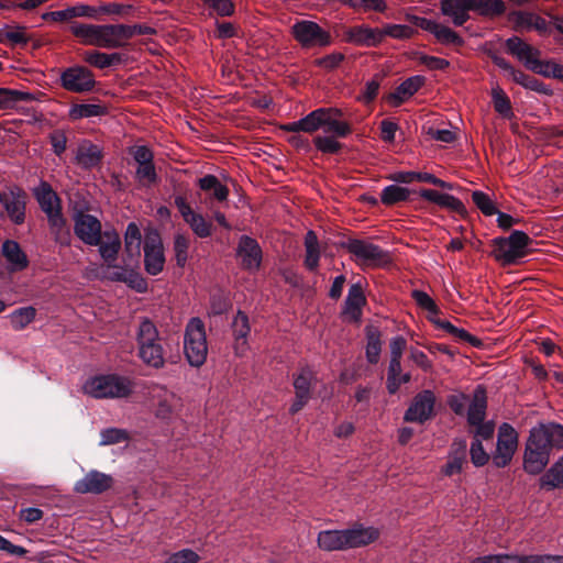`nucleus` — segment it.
<instances>
[{"label": "nucleus", "mask_w": 563, "mask_h": 563, "mask_svg": "<svg viewBox=\"0 0 563 563\" xmlns=\"http://www.w3.org/2000/svg\"><path fill=\"white\" fill-rule=\"evenodd\" d=\"M563 449V426L555 422L539 423L530 430L526 442L523 468L540 474L549 464L552 450Z\"/></svg>", "instance_id": "1"}, {"label": "nucleus", "mask_w": 563, "mask_h": 563, "mask_svg": "<svg viewBox=\"0 0 563 563\" xmlns=\"http://www.w3.org/2000/svg\"><path fill=\"white\" fill-rule=\"evenodd\" d=\"M34 195L41 209L46 213L49 228L54 234L55 241L60 245L70 244V232L66 228V220L62 214L60 200L49 184L43 181L35 190Z\"/></svg>", "instance_id": "2"}, {"label": "nucleus", "mask_w": 563, "mask_h": 563, "mask_svg": "<svg viewBox=\"0 0 563 563\" xmlns=\"http://www.w3.org/2000/svg\"><path fill=\"white\" fill-rule=\"evenodd\" d=\"M132 382L119 375H101L88 379L84 385L86 394L95 398H123L131 395Z\"/></svg>", "instance_id": "3"}, {"label": "nucleus", "mask_w": 563, "mask_h": 563, "mask_svg": "<svg viewBox=\"0 0 563 563\" xmlns=\"http://www.w3.org/2000/svg\"><path fill=\"white\" fill-rule=\"evenodd\" d=\"M184 350L188 363L200 367L208 354L205 323L200 318H191L187 323L184 338Z\"/></svg>", "instance_id": "4"}, {"label": "nucleus", "mask_w": 563, "mask_h": 563, "mask_svg": "<svg viewBox=\"0 0 563 563\" xmlns=\"http://www.w3.org/2000/svg\"><path fill=\"white\" fill-rule=\"evenodd\" d=\"M341 246L355 257L356 263L363 266L384 267L391 264L390 254L368 241L350 239Z\"/></svg>", "instance_id": "5"}, {"label": "nucleus", "mask_w": 563, "mask_h": 563, "mask_svg": "<svg viewBox=\"0 0 563 563\" xmlns=\"http://www.w3.org/2000/svg\"><path fill=\"white\" fill-rule=\"evenodd\" d=\"M531 243V239L523 231H514L508 238H498L494 240L495 250L493 252L496 261L504 266L515 264L518 258L525 256V249Z\"/></svg>", "instance_id": "6"}, {"label": "nucleus", "mask_w": 563, "mask_h": 563, "mask_svg": "<svg viewBox=\"0 0 563 563\" xmlns=\"http://www.w3.org/2000/svg\"><path fill=\"white\" fill-rule=\"evenodd\" d=\"M291 34L303 47L328 46L331 44L330 33L312 21L296 23L291 29Z\"/></svg>", "instance_id": "7"}, {"label": "nucleus", "mask_w": 563, "mask_h": 563, "mask_svg": "<svg viewBox=\"0 0 563 563\" xmlns=\"http://www.w3.org/2000/svg\"><path fill=\"white\" fill-rule=\"evenodd\" d=\"M518 445V434L515 429L508 424L503 423L498 431V441L496 452L493 454V462L497 467L507 466Z\"/></svg>", "instance_id": "8"}, {"label": "nucleus", "mask_w": 563, "mask_h": 563, "mask_svg": "<svg viewBox=\"0 0 563 563\" xmlns=\"http://www.w3.org/2000/svg\"><path fill=\"white\" fill-rule=\"evenodd\" d=\"M165 263L164 249L159 233L151 230L145 234L144 265L145 271L151 275H157L163 271Z\"/></svg>", "instance_id": "9"}, {"label": "nucleus", "mask_w": 563, "mask_h": 563, "mask_svg": "<svg viewBox=\"0 0 563 563\" xmlns=\"http://www.w3.org/2000/svg\"><path fill=\"white\" fill-rule=\"evenodd\" d=\"M75 234L88 245H97L100 242V221L82 210L75 209L73 213Z\"/></svg>", "instance_id": "10"}, {"label": "nucleus", "mask_w": 563, "mask_h": 563, "mask_svg": "<svg viewBox=\"0 0 563 563\" xmlns=\"http://www.w3.org/2000/svg\"><path fill=\"white\" fill-rule=\"evenodd\" d=\"M314 382L316 374L309 366L302 367L299 374L294 377L295 400L289 408L291 415H296L308 404Z\"/></svg>", "instance_id": "11"}, {"label": "nucleus", "mask_w": 563, "mask_h": 563, "mask_svg": "<svg viewBox=\"0 0 563 563\" xmlns=\"http://www.w3.org/2000/svg\"><path fill=\"white\" fill-rule=\"evenodd\" d=\"M434 404L435 396L433 391L422 390L413 397L404 419L408 422L423 423L432 418Z\"/></svg>", "instance_id": "12"}, {"label": "nucleus", "mask_w": 563, "mask_h": 563, "mask_svg": "<svg viewBox=\"0 0 563 563\" xmlns=\"http://www.w3.org/2000/svg\"><path fill=\"white\" fill-rule=\"evenodd\" d=\"M63 87L73 92H84L91 90L95 85L93 74L86 67H71L62 74Z\"/></svg>", "instance_id": "13"}, {"label": "nucleus", "mask_w": 563, "mask_h": 563, "mask_svg": "<svg viewBox=\"0 0 563 563\" xmlns=\"http://www.w3.org/2000/svg\"><path fill=\"white\" fill-rule=\"evenodd\" d=\"M380 537V531L376 527H365L355 522L350 528L344 529L345 549L364 548L376 542Z\"/></svg>", "instance_id": "14"}, {"label": "nucleus", "mask_w": 563, "mask_h": 563, "mask_svg": "<svg viewBox=\"0 0 563 563\" xmlns=\"http://www.w3.org/2000/svg\"><path fill=\"white\" fill-rule=\"evenodd\" d=\"M175 206L196 235L208 238L212 234V223L207 221L200 213H196L184 197H175Z\"/></svg>", "instance_id": "15"}, {"label": "nucleus", "mask_w": 563, "mask_h": 563, "mask_svg": "<svg viewBox=\"0 0 563 563\" xmlns=\"http://www.w3.org/2000/svg\"><path fill=\"white\" fill-rule=\"evenodd\" d=\"M238 256L241 257V265L246 271H258L262 263V250L258 243L247 236H241L236 250Z\"/></svg>", "instance_id": "16"}, {"label": "nucleus", "mask_w": 563, "mask_h": 563, "mask_svg": "<svg viewBox=\"0 0 563 563\" xmlns=\"http://www.w3.org/2000/svg\"><path fill=\"white\" fill-rule=\"evenodd\" d=\"M96 46L103 48H120L128 45L124 24L99 25Z\"/></svg>", "instance_id": "17"}, {"label": "nucleus", "mask_w": 563, "mask_h": 563, "mask_svg": "<svg viewBox=\"0 0 563 563\" xmlns=\"http://www.w3.org/2000/svg\"><path fill=\"white\" fill-rule=\"evenodd\" d=\"M366 305V297L360 284H354L349 289L342 316L349 322L360 323L362 309Z\"/></svg>", "instance_id": "18"}, {"label": "nucleus", "mask_w": 563, "mask_h": 563, "mask_svg": "<svg viewBox=\"0 0 563 563\" xmlns=\"http://www.w3.org/2000/svg\"><path fill=\"white\" fill-rule=\"evenodd\" d=\"M112 485L113 478L110 475L93 471L75 485V492L78 494H101L110 489Z\"/></svg>", "instance_id": "19"}, {"label": "nucleus", "mask_w": 563, "mask_h": 563, "mask_svg": "<svg viewBox=\"0 0 563 563\" xmlns=\"http://www.w3.org/2000/svg\"><path fill=\"white\" fill-rule=\"evenodd\" d=\"M344 41L355 45L377 46L383 42V33L380 29L357 25L344 32Z\"/></svg>", "instance_id": "20"}, {"label": "nucleus", "mask_w": 563, "mask_h": 563, "mask_svg": "<svg viewBox=\"0 0 563 563\" xmlns=\"http://www.w3.org/2000/svg\"><path fill=\"white\" fill-rule=\"evenodd\" d=\"M508 19L514 23V29L516 31L534 29L541 34H547L549 32L548 22L540 15L532 12L515 11L508 15Z\"/></svg>", "instance_id": "21"}, {"label": "nucleus", "mask_w": 563, "mask_h": 563, "mask_svg": "<svg viewBox=\"0 0 563 563\" xmlns=\"http://www.w3.org/2000/svg\"><path fill=\"white\" fill-rule=\"evenodd\" d=\"M99 253L109 267H114L113 263L118 258L121 249L120 235L114 231L100 232Z\"/></svg>", "instance_id": "22"}, {"label": "nucleus", "mask_w": 563, "mask_h": 563, "mask_svg": "<svg viewBox=\"0 0 563 563\" xmlns=\"http://www.w3.org/2000/svg\"><path fill=\"white\" fill-rule=\"evenodd\" d=\"M142 235L139 227L132 222L128 225L124 234V263L130 266L137 263L141 256Z\"/></svg>", "instance_id": "23"}, {"label": "nucleus", "mask_w": 563, "mask_h": 563, "mask_svg": "<svg viewBox=\"0 0 563 563\" xmlns=\"http://www.w3.org/2000/svg\"><path fill=\"white\" fill-rule=\"evenodd\" d=\"M440 11L443 15L449 16L454 25L461 26L470 19V1L441 0Z\"/></svg>", "instance_id": "24"}, {"label": "nucleus", "mask_w": 563, "mask_h": 563, "mask_svg": "<svg viewBox=\"0 0 563 563\" xmlns=\"http://www.w3.org/2000/svg\"><path fill=\"white\" fill-rule=\"evenodd\" d=\"M1 254L7 260L10 272H20L29 266V260L26 254L22 251L19 243L12 240L3 242L1 247Z\"/></svg>", "instance_id": "25"}, {"label": "nucleus", "mask_w": 563, "mask_h": 563, "mask_svg": "<svg viewBox=\"0 0 563 563\" xmlns=\"http://www.w3.org/2000/svg\"><path fill=\"white\" fill-rule=\"evenodd\" d=\"M25 192L18 188L16 192H11V197L4 198L1 202L4 205L5 212L15 224H22L25 220Z\"/></svg>", "instance_id": "26"}, {"label": "nucleus", "mask_w": 563, "mask_h": 563, "mask_svg": "<svg viewBox=\"0 0 563 563\" xmlns=\"http://www.w3.org/2000/svg\"><path fill=\"white\" fill-rule=\"evenodd\" d=\"M325 115L327 112L324 109H318L297 122L283 125L282 129L287 132L303 131L307 133H312L320 126H323L324 122H327Z\"/></svg>", "instance_id": "27"}, {"label": "nucleus", "mask_w": 563, "mask_h": 563, "mask_svg": "<svg viewBox=\"0 0 563 563\" xmlns=\"http://www.w3.org/2000/svg\"><path fill=\"white\" fill-rule=\"evenodd\" d=\"M426 82L423 76H413L402 81L394 92L389 93L388 101L395 106H400L406 99L413 96Z\"/></svg>", "instance_id": "28"}, {"label": "nucleus", "mask_w": 563, "mask_h": 563, "mask_svg": "<svg viewBox=\"0 0 563 563\" xmlns=\"http://www.w3.org/2000/svg\"><path fill=\"white\" fill-rule=\"evenodd\" d=\"M507 51L523 62L527 67L530 66L536 56H541L539 49L523 42L520 37L514 36L506 41Z\"/></svg>", "instance_id": "29"}, {"label": "nucleus", "mask_w": 563, "mask_h": 563, "mask_svg": "<svg viewBox=\"0 0 563 563\" xmlns=\"http://www.w3.org/2000/svg\"><path fill=\"white\" fill-rule=\"evenodd\" d=\"M507 51L523 62L527 67L530 66L536 56H541L539 49L523 42L520 37L514 36L506 41Z\"/></svg>", "instance_id": "30"}, {"label": "nucleus", "mask_w": 563, "mask_h": 563, "mask_svg": "<svg viewBox=\"0 0 563 563\" xmlns=\"http://www.w3.org/2000/svg\"><path fill=\"white\" fill-rule=\"evenodd\" d=\"M487 396L484 387L478 386L473 394L472 402L467 410V422L470 426L479 424L486 417Z\"/></svg>", "instance_id": "31"}, {"label": "nucleus", "mask_w": 563, "mask_h": 563, "mask_svg": "<svg viewBox=\"0 0 563 563\" xmlns=\"http://www.w3.org/2000/svg\"><path fill=\"white\" fill-rule=\"evenodd\" d=\"M317 545L321 551L334 552L344 551V529L343 530H324L318 533Z\"/></svg>", "instance_id": "32"}, {"label": "nucleus", "mask_w": 563, "mask_h": 563, "mask_svg": "<svg viewBox=\"0 0 563 563\" xmlns=\"http://www.w3.org/2000/svg\"><path fill=\"white\" fill-rule=\"evenodd\" d=\"M470 11L484 18H495L503 15L506 11V4L503 0H468Z\"/></svg>", "instance_id": "33"}, {"label": "nucleus", "mask_w": 563, "mask_h": 563, "mask_svg": "<svg viewBox=\"0 0 563 563\" xmlns=\"http://www.w3.org/2000/svg\"><path fill=\"white\" fill-rule=\"evenodd\" d=\"M136 340L139 350L146 349L147 346L150 347L152 345H162L159 343V332L156 325L147 318H144L141 321L136 334Z\"/></svg>", "instance_id": "34"}, {"label": "nucleus", "mask_w": 563, "mask_h": 563, "mask_svg": "<svg viewBox=\"0 0 563 563\" xmlns=\"http://www.w3.org/2000/svg\"><path fill=\"white\" fill-rule=\"evenodd\" d=\"M499 563H563V555L532 554L519 555L504 553L499 554Z\"/></svg>", "instance_id": "35"}, {"label": "nucleus", "mask_w": 563, "mask_h": 563, "mask_svg": "<svg viewBox=\"0 0 563 563\" xmlns=\"http://www.w3.org/2000/svg\"><path fill=\"white\" fill-rule=\"evenodd\" d=\"M82 59L89 65L103 69L123 62V55L120 53L106 54L98 51L86 52Z\"/></svg>", "instance_id": "36"}, {"label": "nucleus", "mask_w": 563, "mask_h": 563, "mask_svg": "<svg viewBox=\"0 0 563 563\" xmlns=\"http://www.w3.org/2000/svg\"><path fill=\"white\" fill-rule=\"evenodd\" d=\"M232 328L236 340L235 351H239L241 347L242 352H244L247 346L246 336L251 330L249 317L243 311L239 310L233 320ZM236 353L239 354V352Z\"/></svg>", "instance_id": "37"}, {"label": "nucleus", "mask_w": 563, "mask_h": 563, "mask_svg": "<svg viewBox=\"0 0 563 563\" xmlns=\"http://www.w3.org/2000/svg\"><path fill=\"white\" fill-rule=\"evenodd\" d=\"M366 358L371 364H376L379 361L382 351V333L374 325H367L366 329Z\"/></svg>", "instance_id": "38"}, {"label": "nucleus", "mask_w": 563, "mask_h": 563, "mask_svg": "<svg viewBox=\"0 0 563 563\" xmlns=\"http://www.w3.org/2000/svg\"><path fill=\"white\" fill-rule=\"evenodd\" d=\"M101 158L102 152L97 145L88 144L78 147L76 162L84 168L97 166Z\"/></svg>", "instance_id": "39"}, {"label": "nucleus", "mask_w": 563, "mask_h": 563, "mask_svg": "<svg viewBox=\"0 0 563 563\" xmlns=\"http://www.w3.org/2000/svg\"><path fill=\"white\" fill-rule=\"evenodd\" d=\"M540 486L547 489L563 487V456L541 476Z\"/></svg>", "instance_id": "40"}, {"label": "nucleus", "mask_w": 563, "mask_h": 563, "mask_svg": "<svg viewBox=\"0 0 563 563\" xmlns=\"http://www.w3.org/2000/svg\"><path fill=\"white\" fill-rule=\"evenodd\" d=\"M306 258L305 265L310 271H316L319 263V242L313 231H308L305 236Z\"/></svg>", "instance_id": "41"}, {"label": "nucleus", "mask_w": 563, "mask_h": 563, "mask_svg": "<svg viewBox=\"0 0 563 563\" xmlns=\"http://www.w3.org/2000/svg\"><path fill=\"white\" fill-rule=\"evenodd\" d=\"M36 100L35 96L30 92L20 90H12L7 88H0V110L10 109L18 101H33Z\"/></svg>", "instance_id": "42"}, {"label": "nucleus", "mask_w": 563, "mask_h": 563, "mask_svg": "<svg viewBox=\"0 0 563 563\" xmlns=\"http://www.w3.org/2000/svg\"><path fill=\"white\" fill-rule=\"evenodd\" d=\"M454 445L457 446L455 454L443 468L446 476L461 473L465 462L466 442L464 440L455 441Z\"/></svg>", "instance_id": "43"}, {"label": "nucleus", "mask_w": 563, "mask_h": 563, "mask_svg": "<svg viewBox=\"0 0 563 563\" xmlns=\"http://www.w3.org/2000/svg\"><path fill=\"white\" fill-rule=\"evenodd\" d=\"M511 77L515 82L523 86L527 89L538 91L544 95H552V90L548 89L541 81L537 78L525 74L521 70L511 69Z\"/></svg>", "instance_id": "44"}, {"label": "nucleus", "mask_w": 563, "mask_h": 563, "mask_svg": "<svg viewBox=\"0 0 563 563\" xmlns=\"http://www.w3.org/2000/svg\"><path fill=\"white\" fill-rule=\"evenodd\" d=\"M142 361L154 368H161L165 364L164 350L162 345H152L146 349L139 350Z\"/></svg>", "instance_id": "45"}, {"label": "nucleus", "mask_w": 563, "mask_h": 563, "mask_svg": "<svg viewBox=\"0 0 563 563\" xmlns=\"http://www.w3.org/2000/svg\"><path fill=\"white\" fill-rule=\"evenodd\" d=\"M409 197V189L390 185L386 187L380 196V200L386 206H391L400 201H406Z\"/></svg>", "instance_id": "46"}, {"label": "nucleus", "mask_w": 563, "mask_h": 563, "mask_svg": "<svg viewBox=\"0 0 563 563\" xmlns=\"http://www.w3.org/2000/svg\"><path fill=\"white\" fill-rule=\"evenodd\" d=\"M36 317V309L32 306L20 308L11 313L10 319L15 329H24Z\"/></svg>", "instance_id": "47"}, {"label": "nucleus", "mask_w": 563, "mask_h": 563, "mask_svg": "<svg viewBox=\"0 0 563 563\" xmlns=\"http://www.w3.org/2000/svg\"><path fill=\"white\" fill-rule=\"evenodd\" d=\"M99 25L93 24H74L70 32L84 41L85 44L96 46Z\"/></svg>", "instance_id": "48"}, {"label": "nucleus", "mask_w": 563, "mask_h": 563, "mask_svg": "<svg viewBox=\"0 0 563 563\" xmlns=\"http://www.w3.org/2000/svg\"><path fill=\"white\" fill-rule=\"evenodd\" d=\"M433 35L441 44L464 45V40L454 30L442 24L438 25Z\"/></svg>", "instance_id": "49"}, {"label": "nucleus", "mask_w": 563, "mask_h": 563, "mask_svg": "<svg viewBox=\"0 0 563 563\" xmlns=\"http://www.w3.org/2000/svg\"><path fill=\"white\" fill-rule=\"evenodd\" d=\"M380 30L383 33V40L387 35L398 40H407L411 38L417 33L413 27L402 24H388Z\"/></svg>", "instance_id": "50"}, {"label": "nucleus", "mask_w": 563, "mask_h": 563, "mask_svg": "<svg viewBox=\"0 0 563 563\" xmlns=\"http://www.w3.org/2000/svg\"><path fill=\"white\" fill-rule=\"evenodd\" d=\"M325 112L327 122H324L323 126H325L327 133L343 137L352 132L351 125L347 122L333 119L331 117V110H325Z\"/></svg>", "instance_id": "51"}, {"label": "nucleus", "mask_w": 563, "mask_h": 563, "mask_svg": "<svg viewBox=\"0 0 563 563\" xmlns=\"http://www.w3.org/2000/svg\"><path fill=\"white\" fill-rule=\"evenodd\" d=\"M492 95L495 110L505 118H510L512 115L510 100L503 89L494 88Z\"/></svg>", "instance_id": "52"}, {"label": "nucleus", "mask_w": 563, "mask_h": 563, "mask_svg": "<svg viewBox=\"0 0 563 563\" xmlns=\"http://www.w3.org/2000/svg\"><path fill=\"white\" fill-rule=\"evenodd\" d=\"M189 240L184 234H177L174 240L176 263L179 267L186 265L188 258Z\"/></svg>", "instance_id": "53"}, {"label": "nucleus", "mask_w": 563, "mask_h": 563, "mask_svg": "<svg viewBox=\"0 0 563 563\" xmlns=\"http://www.w3.org/2000/svg\"><path fill=\"white\" fill-rule=\"evenodd\" d=\"M106 113V108L100 104H78L76 106L71 112L70 115L74 119H80V118H89V117H98Z\"/></svg>", "instance_id": "54"}, {"label": "nucleus", "mask_w": 563, "mask_h": 563, "mask_svg": "<svg viewBox=\"0 0 563 563\" xmlns=\"http://www.w3.org/2000/svg\"><path fill=\"white\" fill-rule=\"evenodd\" d=\"M472 199L476 207L485 214L493 216L498 212L492 199L484 194L483 191H474L472 194Z\"/></svg>", "instance_id": "55"}, {"label": "nucleus", "mask_w": 563, "mask_h": 563, "mask_svg": "<svg viewBox=\"0 0 563 563\" xmlns=\"http://www.w3.org/2000/svg\"><path fill=\"white\" fill-rule=\"evenodd\" d=\"M313 143L319 151L327 154H335L342 148V144L332 136H317Z\"/></svg>", "instance_id": "56"}, {"label": "nucleus", "mask_w": 563, "mask_h": 563, "mask_svg": "<svg viewBox=\"0 0 563 563\" xmlns=\"http://www.w3.org/2000/svg\"><path fill=\"white\" fill-rule=\"evenodd\" d=\"M411 296L421 309H424L432 314H439L440 310L435 301L427 292L422 290H413Z\"/></svg>", "instance_id": "57"}, {"label": "nucleus", "mask_w": 563, "mask_h": 563, "mask_svg": "<svg viewBox=\"0 0 563 563\" xmlns=\"http://www.w3.org/2000/svg\"><path fill=\"white\" fill-rule=\"evenodd\" d=\"M200 555L191 549H184L172 553L164 563H198Z\"/></svg>", "instance_id": "58"}, {"label": "nucleus", "mask_w": 563, "mask_h": 563, "mask_svg": "<svg viewBox=\"0 0 563 563\" xmlns=\"http://www.w3.org/2000/svg\"><path fill=\"white\" fill-rule=\"evenodd\" d=\"M103 445L115 444L120 442H126L130 440V435L126 430L123 429H107L101 433Z\"/></svg>", "instance_id": "59"}, {"label": "nucleus", "mask_w": 563, "mask_h": 563, "mask_svg": "<svg viewBox=\"0 0 563 563\" xmlns=\"http://www.w3.org/2000/svg\"><path fill=\"white\" fill-rule=\"evenodd\" d=\"M470 454L472 463L477 467L484 466L489 461V455L485 452L481 439H474Z\"/></svg>", "instance_id": "60"}, {"label": "nucleus", "mask_w": 563, "mask_h": 563, "mask_svg": "<svg viewBox=\"0 0 563 563\" xmlns=\"http://www.w3.org/2000/svg\"><path fill=\"white\" fill-rule=\"evenodd\" d=\"M135 175L139 181L143 185H151L157 180V174L153 162L139 165Z\"/></svg>", "instance_id": "61"}, {"label": "nucleus", "mask_w": 563, "mask_h": 563, "mask_svg": "<svg viewBox=\"0 0 563 563\" xmlns=\"http://www.w3.org/2000/svg\"><path fill=\"white\" fill-rule=\"evenodd\" d=\"M401 375V363L400 361L390 360L388 372H387V390L394 395L397 393L396 379Z\"/></svg>", "instance_id": "62"}, {"label": "nucleus", "mask_w": 563, "mask_h": 563, "mask_svg": "<svg viewBox=\"0 0 563 563\" xmlns=\"http://www.w3.org/2000/svg\"><path fill=\"white\" fill-rule=\"evenodd\" d=\"M125 275L123 283H125L130 288L137 292H145L147 290V282L139 272L129 269Z\"/></svg>", "instance_id": "63"}, {"label": "nucleus", "mask_w": 563, "mask_h": 563, "mask_svg": "<svg viewBox=\"0 0 563 563\" xmlns=\"http://www.w3.org/2000/svg\"><path fill=\"white\" fill-rule=\"evenodd\" d=\"M555 65L556 63L553 60L543 62L540 59V56H536L528 68L545 77H552V71L555 68Z\"/></svg>", "instance_id": "64"}]
</instances>
